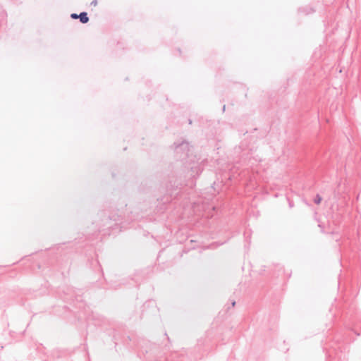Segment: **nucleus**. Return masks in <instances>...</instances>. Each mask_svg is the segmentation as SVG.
<instances>
[{"instance_id":"11","label":"nucleus","mask_w":361,"mask_h":361,"mask_svg":"<svg viewBox=\"0 0 361 361\" xmlns=\"http://www.w3.org/2000/svg\"><path fill=\"white\" fill-rule=\"evenodd\" d=\"M298 12L304 13L305 15H309L314 13L315 9L310 6H306L304 7H300L298 8Z\"/></svg>"},{"instance_id":"16","label":"nucleus","mask_w":361,"mask_h":361,"mask_svg":"<svg viewBox=\"0 0 361 361\" xmlns=\"http://www.w3.org/2000/svg\"><path fill=\"white\" fill-rule=\"evenodd\" d=\"M287 200L288 202V206L290 208H293L294 207V203L292 200H290L289 197H287Z\"/></svg>"},{"instance_id":"20","label":"nucleus","mask_w":361,"mask_h":361,"mask_svg":"<svg viewBox=\"0 0 361 361\" xmlns=\"http://www.w3.org/2000/svg\"><path fill=\"white\" fill-rule=\"evenodd\" d=\"M228 240V239L227 240H225L224 242H221V243H219V242H216L215 243L216 244L217 246H219V245H224V243H226L227 241Z\"/></svg>"},{"instance_id":"30","label":"nucleus","mask_w":361,"mask_h":361,"mask_svg":"<svg viewBox=\"0 0 361 361\" xmlns=\"http://www.w3.org/2000/svg\"><path fill=\"white\" fill-rule=\"evenodd\" d=\"M178 51L179 54H180V53H181L180 49H178Z\"/></svg>"},{"instance_id":"25","label":"nucleus","mask_w":361,"mask_h":361,"mask_svg":"<svg viewBox=\"0 0 361 361\" xmlns=\"http://www.w3.org/2000/svg\"><path fill=\"white\" fill-rule=\"evenodd\" d=\"M192 119L189 118V119H188V124H189V125H191V124H192Z\"/></svg>"},{"instance_id":"5","label":"nucleus","mask_w":361,"mask_h":361,"mask_svg":"<svg viewBox=\"0 0 361 361\" xmlns=\"http://www.w3.org/2000/svg\"><path fill=\"white\" fill-rule=\"evenodd\" d=\"M184 171H187V175L185 177H189V180L185 185L192 188L196 184L195 180L202 173L203 167L198 164H188V165L184 166Z\"/></svg>"},{"instance_id":"26","label":"nucleus","mask_w":361,"mask_h":361,"mask_svg":"<svg viewBox=\"0 0 361 361\" xmlns=\"http://www.w3.org/2000/svg\"><path fill=\"white\" fill-rule=\"evenodd\" d=\"M290 276H291V272H290V273L288 274V279L290 278Z\"/></svg>"},{"instance_id":"22","label":"nucleus","mask_w":361,"mask_h":361,"mask_svg":"<svg viewBox=\"0 0 361 361\" xmlns=\"http://www.w3.org/2000/svg\"><path fill=\"white\" fill-rule=\"evenodd\" d=\"M235 301L234 300H233L231 301V307H233L235 306Z\"/></svg>"},{"instance_id":"7","label":"nucleus","mask_w":361,"mask_h":361,"mask_svg":"<svg viewBox=\"0 0 361 361\" xmlns=\"http://www.w3.org/2000/svg\"><path fill=\"white\" fill-rule=\"evenodd\" d=\"M342 314L350 321L355 329L361 330V312H357L353 305H350L347 310H343ZM353 331L357 336L361 335V332L359 333L355 329Z\"/></svg>"},{"instance_id":"13","label":"nucleus","mask_w":361,"mask_h":361,"mask_svg":"<svg viewBox=\"0 0 361 361\" xmlns=\"http://www.w3.org/2000/svg\"><path fill=\"white\" fill-rule=\"evenodd\" d=\"M78 19L80 20V22L82 24H86L87 23H88L90 20L87 13L86 11L80 12Z\"/></svg>"},{"instance_id":"28","label":"nucleus","mask_w":361,"mask_h":361,"mask_svg":"<svg viewBox=\"0 0 361 361\" xmlns=\"http://www.w3.org/2000/svg\"><path fill=\"white\" fill-rule=\"evenodd\" d=\"M165 336H166L167 339L169 341V337L168 336L166 333H165Z\"/></svg>"},{"instance_id":"18","label":"nucleus","mask_w":361,"mask_h":361,"mask_svg":"<svg viewBox=\"0 0 361 361\" xmlns=\"http://www.w3.org/2000/svg\"><path fill=\"white\" fill-rule=\"evenodd\" d=\"M265 268H266L265 266H262V269L259 271V274H261V275L265 274V272H266V269Z\"/></svg>"},{"instance_id":"27","label":"nucleus","mask_w":361,"mask_h":361,"mask_svg":"<svg viewBox=\"0 0 361 361\" xmlns=\"http://www.w3.org/2000/svg\"><path fill=\"white\" fill-rule=\"evenodd\" d=\"M183 252H185V253H187L188 252V250H183Z\"/></svg>"},{"instance_id":"8","label":"nucleus","mask_w":361,"mask_h":361,"mask_svg":"<svg viewBox=\"0 0 361 361\" xmlns=\"http://www.w3.org/2000/svg\"><path fill=\"white\" fill-rule=\"evenodd\" d=\"M149 349L142 350V352H145V359L147 360H152L154 354H157L159 350V345L155 343H149Z\"/></svg>"},{"instance_id":"14","label":"nucleus","mask_w":361,"mask_h":361,"mask_svg":"<svg viewBox=\"0 0 361 361\" xmlns=\"http://www.w3.org/2000/svg\"><path fill=\"white\" fill-rule=\"evenodd\" d=\"M131 341H132V338H130V336H128L126 338H123V343L127 347L132 348L133 345L130 344Z\"/></svg>"},{"instance_id":"19","label":"nucleus","mask_w":361,"mask_h":361,"mask_svg":"<svg viewBox=\"0 0 361 361\" xmlns=\"http://www.w3.org/2000/svg\"><path fill=\"white\" fill-rule=\"evenodd\" d=\"M97 3H98L97 0H93V1L90 3V5H91V6H97Z\"/></svg>"},{"instance_id":"21","label":"nucleus","mask_w":361,"mask_h":361,"mask_svg":"<svg viewBox=\"0 0 361 361\" xmlns=\"http://www.w3.org/2000/svg\"><path fill=\"white\" fill-rule=\"evenodd\" d=\"M203 343H204V342L202 340H199L198 341V343H197V346L200 347V346L202 345Z\"/></svg>"},{"instance_id":"31","label":"nucleus","mask_w":361,"mask_h":361,"mask_svg":"<svg viewBox=\"0 0 361 361\" xmlns=\"http://www.w3.org/2000/svg\"><path fill=\"white\" fill-rule=\"evenodd\" d=\"M25 330L23 331L22 334H25Z\"/></svg>"},{"instance_id":"6","label":"nucleus","mask_w":361,"mask_h":361,"mask_svg":"<svg viewBox=\"0 0 361 361\" xmlns=\"http://www.w3.org/2000/svg\"><path fill=\"white\" fill-rule=\"evenodd\" d=\"M88 261H89L90 267H92L93 269H94L95 271L97 270L100 273V274L102 277V280L99 279L96 282V286L97 288H104V289H109V288L116 289L118 286H120V284L117 285V286H114L113 283H109L106 281V280L104 277V271H103L102 267L99 260L97 259V258L88 259Z\"/></svg>"},{"instance_id":"29","label":"nucleus","mask_w":361,"mask_h":361,"mask_svg":"<svg viewBox=\"0 0 361 361\" xmlns=\"http://www.w3.org/2000/svg\"><path fill=\"white\" fill-rule=\"evenodd\" d=\"M214 185H215V183H213L212 187L214 188V190H216L215 188H214Z\"/></svg>"},{"instance_id":"12","label":"nucleus","mask_w":361,"mask_h":361,"mask_svg":"<svg viewBox=\"0 0 361 361\" xmlns=\"http://www.w3.org/2000/svg\"><path fill=\"white\" fill-rule=\"evenodd\" d=\"M284 269L282 266L278 264L276 268L275 271L272 274V276L275 278L280 277L281 276V274H284Z\"/></svg>"},{"instance_id":"24","label":"nucleus","mask_w":361,"mask_h":361,"mask_svg":"<svg viewBox=\"0 0 361 361\" xmlns=\"http://www.w3.org/2000/svg\"><path fill=\"white\" fill-rule=\"evenodd\" d=\"M226 109V105L224 104L222 107V111L224 112Z\"/></svg>"},{"instance_id":"10","label":"nucleus","mask_w":361,"mask_h":361,"mask_svg":"<svg viewBox=\"0 0 361 361\" xmlns=\"http://www.w3.org/2000/svg\"><path fill=\"white\" fill-rule=\"evenodd\" d=\"M251 235L252 230L250 228H246L243 233L244 241H245V249L248 250L251 244Z\"/></svg>"},{"instance_id":"9","label":"nucleus","mask_w":361,"mask_h":361,"mask_svg":"<svg viewBox=\"0 0 361 361\" xmlns=\"http://www.w3.org/2000/svg\"><path fill=\"white\" fill-rule=\"evenodd\" d=\"M149 307H152V312H155L157 311V308L155 302L154 300H148L146 302H145L143 304V305H142V317H145V314H147V309L149 308Z\"/></svg>"},{"instance_id":"15","label":"nucleus","mask_w":361,"mask_h":361,"mask_svg":"<svg viewBox=\"0 0 361 361\" xmlns=\"http://www.w3.org/2000/svg\"><path fill=\"white\" fill-rule=\"evenodd\" d=\"M322 201V197L319 194H317L314 198V202L316 204H319Z\"/></svg>"},{"instance_id":"4","label":"nucleus","mask_w":361,"mask_h":361,"mask_svg":"<svg viewBox=\"0 0 361 361\" xmlns=\"http://www.w3.org/2000/svg\"><path fill=\"white\" fill-rule=\"evenodd\" d=\"M174 152L177 157L176 164L178 166L185 165L189 162L190 145L186 140L180 142H174Z\"/></svg>"},{"instance_id":"17","label":"nucleus","mask_w":361,"mask_h":361,"mask_svg":"<svg viewBox=\"0 0 361 361\" xmlns=\"http://www.w3.org/2000/svg\"><path fill=\"white\" fill-rule=\"evenodd\" d=\"M80 16V13L79 14H77V13H71V18L73 20H76V19H78V17Z\"/></svg>"},{"instance_id":"2","label":"nucleus","mask_w":361,"mask_h":361,"mask_svg":"<svg viewBox=\"0 0 361 361\" xmlns=\"http://www.w3.org/2000/svg\"><path fill=\"white\" fill-rule=\"evenodd\" d=\"M59 297L65 302L73 303L75 308L78 309L77 314L80 320H85L87 325L100 326L104 318L99 314L92 311L83 298V291L72 286H64L58 290Z\"/></svg>"},{"instance_id":"1","label":"nucleus","mask_w":361,"mask_h":361,"mask_svg":"<svg viewBox=\"0 0 361 361\" xmlns=\"http://www.w3.org/2000/svg\"><path fill=\"white\" fill-rule=\"evenodd\" d=\"M126 207V197L119 190L114 191L109 200L101 206L92 222V226L96 231L92 233H88L84 240H82L83 237H81L79 239L75 238L73 241L68 242V247H65L66 243L58 244L55 246L56 249L60 251V253L64 252L63 255H66L68 252L64 251L65 248L73 247L85 241H87L85 245L92 246L94 245V240H102L103 236H109L121 232L124 226H123L122 215L118 212Z\"/></svg>"},{"instance_id":"3","label":"nucleus","mask_w":361,"mask_h":361,"mask_svg":"<svg viewBox=\"0 0 361 361\" xmlns=\"http://www.w3.org/2000/svg\"><path fill=\"white\" fill-rule=\"evenodd\" d=\"M181 185L182 183L178 180H176L173 185L171 180L169 181L166 186L167 193L157 200L158 202L156 206L157 213L163 214L167 209V205L172 201L173 191L178 190Z\"/></svg>"},{"instance_id":"23","label":"nucleus","mask_w":361,"mask_h":361,"mask_svg":"<svg viewBox=\"0 0 361 361\" xmlns=\"http://www.w3.org/2000/svg\"><path fill=\"white\" fill-rule=\"evenodd\" d=\"M156 356H157V354H154L152 360H151V361H157V360H154V358H155Z\"/></svg>"}]
</instances>
